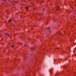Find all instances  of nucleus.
Segmentation results:
<instances>
[{"mask_svg":"<svg viewBox=\"0 0 76 76\" xmlns=\"http://www.w3.org/2000/svg\"><path fill=\"white\" fill-rule=\"evenodd\" d=\"M49 72H50V75L52 74V73L53 72V71L52 70V69H50L49 70Z\"/></svg>","mask_w":76,"mask_h":76,"instance_id":"nucleus-1","label":"nucleus"},{"mask_svg":"<svg viewBox=\"0 0 76 76\" xmlns=\"http://www.w3.org/2000/svg\"><path fill=\"white\" fill-rule=\"evenodd\" d=\"M64 69H66V68H67V66H64Z\"/></svg>","mask_w":76,"mask_h":76,"instance_id":"nucleus-2","label":"nucleus"},{"mask_svg":"<svg viewBox=\"0 0 76 76\" xmlns=\"http://www.w3.org/2000/svg\"><path fill=\"white\" fill-rule=\"evenodd\" d=\"M56 9L58 10V9H60V7L58 6L57 7V8H56Z\"/></svg>","mask_w":76,"mask_h":76,"instance_id":"nucleus-3","label":"nucleus"},{"mask_svg":"<svg viewBox=\"0 0 76 76\" xmlns=\"http://www.w3.org/2000/svg\"><path fill=\"white\" fill-rule=\"evenodd\" d=\"M11 20L10 19H9V20H8V22H9V23H10V22H11Z\"/></svg>","mask_w":76,"mask_h":76,"instance_id":"nucleus-4","label":"nucleus"},{"mask_svg":"<svg viewBox=\"0 0 76 76\" xmlns=\"http://www.w3.org/2000/svg\"><path fill=\"white\" fill-rule=\"evenodd\" d=\"M26 9H27V10H28V6H27V7H26Z\"/></svg>","mask_w":76,"mask_h":76,"instance_id":"nucleus-5","label":"nucleus"},{"mask_svg":"<svg viewBox=\"0 0 76 76\" xmlns=\"http://www.w3.org/2000/svg\"><path fill=\"white\" fill-rule=\"evenodd\" d=\"M35 47H33L31 48V50H35Z\"/></svg>","mask_w":76,"mask_h":76,"instance_id":"nucleus-6","label":"nucleus"},{"mask_svg":"<svg viewBox=\"0 0 76 76\" xmlns=\"http://www.w3.org/2000/svg\"><path fill=\"white\" fill-rule=\"evenodd\" d=\"M58 60L59 61H62V59H59Z\"/></svg>","mask_w":76,"mask_h":76,"instance_id":"nucleus-7","label":"nucleus"},{"mask_svg":"<svg viewBox=\"0 0 76 76\" xmlns=\"http://www.w3.org/2000/svg\"><path fill=\"white\" fill-rule=\"evenodd\" d=\"M50 28H48L47 30H48V31H49V32H50Z\"/></svg>","mask_w":76,"mask_h":76,"instance_id":"nucleus-8","label":"nucleus"},{"mask_svg":"<svg viewBox=\"0 0 76 76\" xmlns=\"http://www.w3.org/2000/svg\"><path fill=\"white\" fill-rule=\"evenodd\" d=\"M6 35H7L8 36H9V34L7 33H6Z\"/></svg>","mask_w":76,"mask_h":76,"instance_id":"nucleus-9","label":"nucleus"},{"mask_svg":"<svg viewBox=\"0 0 76 76\" xmlns=\"http://www.w3.org/2000/svg\"><path fill=\"white\" fill-rule=\"evenodd\" d=\"M14 47V46H13V45H12V48H13Z\"/></svg>","mask_w":76,"mask_h":76,"instance_id":"nucleus-10","label":"nucleus"},{"mask_svg":"<svg viewBox=\"0 0 76 76\" xmlns=\"http://www.w3.org/2000/svg\"><path fill=\"white\" fill-rule=\"evenodd\" d=\"M64 61H66V60H65V59H63V61H64Z\"/></svg>","mask_w":76,"mask_h":76,"instance_id":"nucleus-11","label":"nucleus"},{"mask_svg":"<svg viewBox=\"0 0 76 76\" xmlns=\"http://www.w3.org/2000/svg\"><path fill=\"white\" fill-rule=\"evenodd\" d=\"M13 26H14V27L15 28V26L14 25V24H13Z\"/></svg>","mask_w":76,"mask_h":76,"instance_id":"nucleus-12","label":"nucleus"},{"mask_svg":"<svg viewBox=\"0 0 76 76\" xmlns=\"http://www.w3.org/2000/svg\"><path fill=\"white\" fill-rule=\"evenodd\" d=\"M25 46H27V45H25Z\"/></svg>","mask_w":76,"mask_h":76,"instance_id":"nucleus-13","label":"nucleus"},{"mask_svg":"<svg viewBox=\"0 0 76 76\" xmlns=\"http://www.w3.org/2000/svg\"><path fill=\"white\" fill-rule=\"evenodd\" d=\"M59 63H60V64L61 63V62H59Z\"/></svg>","mask_w":76,"mask_h":76,"instance_id":"nucleus-14","label":"nucleus"},{"mask_svg":"<svg viewBox=\"0 0 76 76\" xmlns=\"http://www.w3.org/2000/svg\"><path fill=\"white\" fill-rule=\"evenodd\" d=\"M74 45H75V44H74Z\"/></svg>","mask_w":76,"mask_h":76,"instance_id":"nucleus-15","label":"nucleus"},{"mask_svg":"<svg viewBox=\"0 0 76 76\" xmlns=\"http://www.w3.org/2000/svg\"><path fill=\"white\" fill-rule=\"evenodd\" d=\"M58 35H60V34H58Z\"/></svg>","mask_w":76,"mask_h":76,"instance_id":"nucleus-16","label":"nucleus"},{"mask_svg":"<svg viewBox=\"0 0 76 76\" xmlns=\"http://www.w3.org/2000/svg\"><path fill=\"white\" fill-rule=\"evenodd\" d=\"M16 15H17V13H16Z\"/></svg>","mask_w":76,"mask_h":76,"instance_id":"nucleus-17","label":"nucleus"},{"mask_svg":"<svg viewBox=\"0 0 76 76\" xmlns=\"http://www.w3.org/2000/svg\"><path fill=\"white\" fill-rule=\"evenodd\" d=\"M60 35H61V34H60Z\"/></svg>","mask_w":76,"mask_h":76,"instance_id":"nucleus-18","label":"nucleus"},{"mask_svg":"<svg viewBox=\"0 0 76 76\" xmlns=\"http://www.w3.org/2000/svg\"><path fill=\"white\" fill-rule=\"evenodd\" d=\"M57 48L58 49V48Z\"/></svg>","mask_w":76,"mask_h":76,"instance_id":"nucleus-19","label":"nucleus"}]
</instances>
